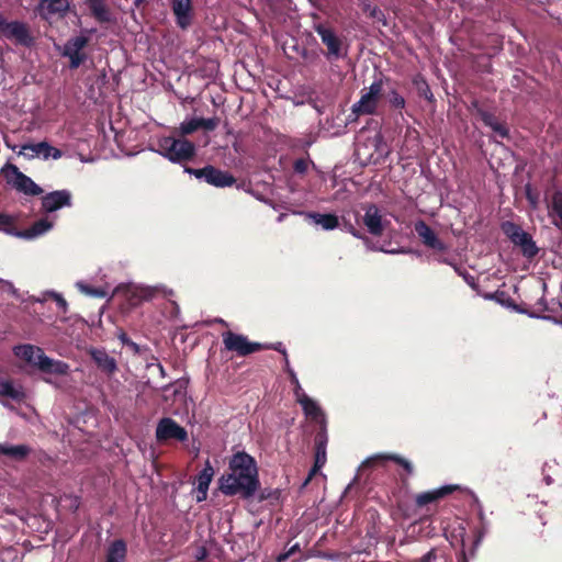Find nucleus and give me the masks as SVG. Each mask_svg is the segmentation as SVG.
Listing matches in <instances>:
<instances>
[{"label": "nucleus", "instance_id": "obj_26", "mask_svg": "<svg viewBox=\"0 0 562 562\" xmlns=\"http://www.w3.org/2000/svg\"><path fill=\"white\" fill-rule=\"evenodd\" d=\"M48 299H52L57 308L66 314L68 312V308H69V304L68 302L66 301V299L64 297L63 293L56 291V290H45L44 292H42V295L41 296H35V295H30L29 296V301L32 302V303H45Z\"/></svg>", "mask_w": 562, "mask_h": 562}, {"label": "nucleus", "instance_id": "obj_19", "mask_svg": "<svg viewBox=\"0 0 562 562\" xmlns=\"http://www.w3.org/2000/svg\"><path fill=\"white\" fill-rule=\"evenodd\" d=\"M69 9L68 0H38L36 4V12L42 20H49L56 14L64 18L68 14Z\"/></svg>", "mask_w": 562, "mask_h": 562}, {"label": "nucleus", "instance_id": "obj_54", "mask_svg": "<svg viewBox=\"0 0 562 562\" xmlns=\"http://www.w3.org/2000/svg\"><path fill=\"white\" fill-rule=\"evenodd\" d=\"M117 338L123 346L128 347L134 353L138 352V346L133 342L124 331L121 330Z\"/></svg>", "mask_w": 562, "mask_h": 562}, {"label": "nucleus", "instance_id": "obj_29", "mask_svg": "<svg viewBox=\"0 0 562 562\" xmlns=\"http://www.w3.org/2000/svg\"><path fill=\"white\" fill-rule=\"evenodd\" d=\"M81 540L89 550H100L102 542V526L99 522L94 525L89 524Z\"/></svg>", "mask_w": 562, "mask_h": 562}, {"label": "nucleus", "instance_id": "obj_10", "mask_svg": "<svg viewBox=\"0 0 562 562\" xmlns=\"http://www.w3.org/2000/svg\"><path fill=\"white\" fill-rule=\"evenodd\" d=\"M223 344L226 350L236 352L239 357H246L248 355L263 350L267 345L260 342L249 341L248 338L241 334H236L232 330L224 331L222 334Z\"/></svg>", "mask_w": 562, "mask_h": 562}, {"label": "nucleus", "instance_id": "obj_17", "mask_svg": "<svg viewBox=\"0 0 562 562\" xmlns=\"http://www.w3.org/2000/svg\"><path fill=\"white\" fill-rule=\"evenodd\" d=\"M414 231L426 248L438 252L448 250V245L438 237L437 233L425 221H417L414 224Z\"/></svg>", "mask_w": 562, "mask_h": 562}, {"label": "nucleus", "instance_id": "obj_7", "mask_svg": "<svg viewBox=\"0 0 562 562\" xmlns=\"http://www.w3.org/2000/svg\"><path fill=\"white\" fill-rule=\"evenodd\" d=\"M158 151L172 162L188 161L195 156L194 144L182 137H162L158 142Z\"/></svg>", "mask_w": 562, "mask_h": 562}, {"label": "nucleus", "instance_id": "obj_30", "mask_svg": "<svg viewBox=\"0 0 562 562\" xmlns=\"http://www.w3.org/2000/svg\"><path fill=\"white\" fill-rule=\"evenodd\" d=\"M105 67H103L99 69L95 86L91 85L88 89V97L101 105L105 103Z\"/></svg>", "mask_w": 562, "mask_h": 562}, {"label": "nucleus", "instance_id": "obj_2", "mask_svg": "<svg viewBox=\"0 0 562 562\" xmlns=\"http://www.w3.org/2000/svg\"><path fill=\"white\" fill-rule=\"evenodd\" d=\"M218 488L225 496L252 498L260 488L255 458L245 451L234 453L228 461L227 470L218 479Z\"/></svg>", "mask_w": 562, "mask_h": 562}, {"label": "nucleus", "instance_id": "obj_52", "mask_svg": "<svg viewBox=\"0 0 562 562\" xmlns=\"http://www.w3.org/2000/svg\"><path fill=\"white\" fill-rule=\"evenodd\" d=\"M68 59H69V64H68L69 69H77L86 63V60L88 59V56L86 53L81 52L80 54L69 57Z\"/></svg>", "mask_w": 562, "mask_h": 562}, {"label": "nucleus", "instance_id": "obj_40", "mask_svg": "<svg viewBox=\"0 0 562 562\" xmlns=\"http://www.w3.org/2000/svg\"><path fill=\"white\" fill-rule=\"evenodd\" d=\"M58 505L68 513L76 515L81 505V497L75 494H64L59 497Z\"/></svg>", "mask_w": 562, "mask_h": 562}, {"label": "nucleus", "instance_id": "obj_50", "mask_svg": "<svg viewBox=\"0 0 562 562\" xmlns=\"http://www.w3.org/2000/svg\"><path fill=\"white\" fill-rule=\"evenodd\" d=\"M220 124V119L214 116L210 119L200 117L199 125L200 128H204L206 131H214Z\"/></svg>", "mask_w": 562, "mask_h": 562}, {"label": "nucleus", "instance_id": "obj_27", "mask_svg": "<svg viewBox=\"0 0 562 562\" xmlns=\"http://www.w3.org/2000/svg\"><path fill=\"white\" fill-rule=\"evenodd\" d=\"M477 114L482 122L491 127V130L502 138H507L509 136V130L505 123H502L497 120V117L483 109H477Z\"/></svg>", "mask_w": 562, "mask_h": 562}, {"label": "nucleus", "instance_id": "obj_14", "mask_svg": "<svg viewBox=\"0 0 562 562\" xmlns=\"http://www.w3.org/2000/svg\"><path fill=\"white\" fill-rule=\"evenodd\" d=\"M314 31L321 37L322 43L327 47L326 57L328 60H337L345 57L342 52V41L336 35L334 30L325 24L314 25Z\"/></svg>", "mask_w": 562, "mask_h": 562}, {"label": "nucleus", "instance_id": "obj_41", "mask_svg": "<svg viewBox=\"0 0 562 562\" xmlns=\"http://www.w3.org/2000/svg\"><path fill=\"white\" fill-rule=\"evenodd\" d=\"M390 78L385 77L384 75L380 74L379 78H376L368 89H363L364 92L379 101H381V98L383 97V87L385 82H389Z\"/></svg>", "mask_w": 562, "mask_h": 562}, {"label": "nucleus", "instance_id": "obj_23", "mask_svg": "<svg viewBox=\"0 0 562 562\" xmlns=\"http://www.w3.org/2000/svg\"><path fill=\"white\" fill-rule=\"evenodd\" d=\"M369 143L371 144L372 147H374V153L366 156L364 164H382L390 154V149L387 148V145L384 142L383 136L381 134H378L373 138L369 139Z\"/></svg>", "mask_w": 562, "mask_h": 562}, {"label": "nucleus", "instance_id": "obj_16", "mask_svg": "<svg viewBox=\"0 0 562 562\" xmlns=\"http://www.w3.org/2000/svg\"><path fill=\"white\" fill-rule=\"evenodd\" d=\"M170 8L175 16L176 25L187 31L193 24L195 11L192 0H170Z\"/></svg>", "mask_w": 562, "mask_h": 562}, {"label": "nucleus", "instance_id": "obj_62", "mask_svg": "<svg viewBox=\"0 0 562 562\" xmlns=\"http://www.w3.org/2000/svg\"><path fill=\"white\" fill-rule=\"evenodd\" d=\"M290 557H291V555H290L289 551H285V552H283V553H281V554H279V555H278V558H277V562H285V561H288V559H289Z\"/></svg>", "mask_w": 562, "mask_h": 562}, {"label": "nucleus", "instance_id": "obj_21", "mask_svg": "<svg viewBox=\"0 0 562 562\" xmlns=\"http://www.w3.org/2000/svg\"><path fill=\"white\" fill-rule=\"evenodd\" d=\"M31 453L32 448L27 443L0 442V454L10 460L24 461Z\"/></svg>", "mask_w": 562, "mask_h": 562}, {"label": "nucleus", "instance_id": "obj_42", "mask_svg": "<svg viewBox=\"0 0 562 562\" xmlns=\"http://www.w3.org/2000/svg\"><path fill=\"white\" fill-rule=\"evenodd\" d=\"M413 83L417 89L418 95L425 98L429 102H434L435 98L430 90L429 85L422 76H416L413 79Z\"/></svg>", "mask_w": 562, "mask_h": 562}, {"label": "nucleus", "instance_id": "obj_32", "mask_svg": "<svg viewBox=\"0 0 562 562\" xmlns=\"http://www.w3.org/2000/svg\"><path fill=\"white\" fill-rule=\"evenodd\" d=\"M306 216L312 218L315 224L321 225L326 231H333L339 226V220L336 214L310 212L306 213Z\"/></svg>", "mask_w": 562, "mask_h": 562}, {"label": "nucleus", "instance_id": "obj_28", "mask_svg": "<svg viewBox=\"0 0 562 562\" xmlns=\"http://www.w3.org/2000/svg\"><path fill=\"white\" fill-rule=\"evenodd\" d=\"M13 189L26 196H40L44 193V189L25 173L19 178Z\"/></svg>", "mask_w": 562, "mask_h": 562}, {"label": "nucleus", "instance_id": "obj_24", "mask_svg": "<svg viewBox=\"0 0 562 562\" xmlns=\"http://www.w3.org/2000/svg\"><path fill=\"white\" fill-rule=\"evenodd\" d=\"M384 461H393L394 463L402 467L408 475L413 474V472H414V467L407 459H405L398 454H393V453L375 454V456L367 459L362 463V467H374L375 464L384 462Z\"/></svg>", "mask_w": 562, "mask_h": 562}, {"label": "nucleus", "instance_id": "obj_4", "mask_svg": "<svg viewBox=\"0 0 562 562\" xmlns=\"http://www.w3.org/2000/svg\"><path fill=\"white\" fill-rule=\"evenodd\" d=\"M0 40L10 41L25 48H32L36 44V38L25 21L9 20L2 12H0Z\"/></svg>", "mask_w": 562, "mask_h": 562}, {"label": "nucleus", "instance_id": "obj_49", "mask_svg": "<svg viewBox=\"0 0 562 562\" xmlns=\"http://www.w3.org/2000/svg\"><path fill=\"white\" fill-rule=\"evenodd\" d=\"M0 286L14 299L23 301V299L21 297L20 290L15 288L12 281L0 278Z\"/></svg>", "mask_w": 562, "mask_h": 562}, {"label": "nucleus", "instance_id": "obj_5", "mask_svg": "<svg viewBox=\"0 0 562 562\" xmlns=\"http://www.w3.org/2000/svg\"><path fill=\"white\" fill-rule=\"evenodd\" d=\"M66 420L69 426L86 435L88 440L92 441L95 437L99 419L95 409L88 403H79L74 411L66 414Z\"/></svg>", "mask_w": 562, "mask_h": 562}, {"label": "nucleus", "instance_id": "obj_22", "mask_svg": "<svg viewBox=\"0 0 562 562\" xmlns=\"http://www.w3.org/2000/svg\"><path fill=\"white\" fill-rule=\"evenodd\" d=\"M380 101L361 91V97L358 102L351 106V115H355L353 120H357L360 115H374L376 114Z\"/></svg>", "mask_w": 562, "mask_h": 562}, {"label": "nucleus", "instance_id": "obj_48", "mask_svg": "<svg viewBox=\"0 0 562 562\" xmlns=\"http://www.w3.org/2000/svg\"><path fill=\"white\" fill-rule=\"evenodd\" d=\"M280 495H281V492L278 488H274V490L263 488V490H260V492H259L258 501L259 502L269 501V499L279 501Z\"/></svg>", "mask_w": 562, "mask_h": 562}, {"label": "nucleus", "instance_id": "obj_31", "mask_svg": "<svg viewBox=\"0 0 562 562\" xmlns=\"http://www.w3.org/2000/svg\"><path fill=\"white\" fill-rule=\"evenodd\" d=\"M327 432L325 426H322L321 429L316 432L314 438V448H315V460L314 462L321 463L325 465L327 461L326 447H327Z\"/></svg>", "mask_w": 562, "mask_h": 562}, {"label": "nucleus", "instance_id": "obj_6", "mask_svg": "<svg viewBox=\"0 0 562 562\" xmlns=\"http://www.w3.org/2000/svg\"><path fill=\"white\" fill-rule=\"evenodd\" d=\"M12 150L15 151L18 156H22L26 160H33L35 158L44 161L49 159L58 160L65 154L63 149L55 147L48 139H42L38 142L29 139L19 146L12 147Z\"/></svg>", "mask_w": 562, "mask_h": 562}, {"label": "nucleus", "instance_id": "obj_51", "mask_svg": "<svg viewBox=\"0 0 562 562\" xmlns=\"http://www.w3.org/2000/svg\"><path fill=\"white\" fill-rule=\"evenodd\" d=\"M288 374H289L291 383L294 385V389H293L294 395L296 396V400H299V397H302V393H304V391L299 382V379H297L294 370L288 369Z\"/></svg>", "mask_w": 562, "mask_h": 562}, {"label": "nucleus", "instance_id": "obj_55", "mask_svg": "<svg viewBox=\"0 0 562 562\" xmlns=\"http://www.w3.org/2000/svg\"><path fill=\"white\" fill-rule=\"evenodd\" d=\"M345 229L350 233L353 237L369 241V238L359 229H357L351 223L345 222Z\"/></svg>", "mask_w": 562, "mask_h": 562}, {"label": "nucleus", "instance_id": "obj_33", "mask_svg": "<svg viewBox=\"0 0 562 562\" xmlns=\"http://www.w3.org/2000/svg\"><path fill=\"white\" fill-rule=\"evenodd\" d=\"M75 288L83 295L93 299H105V284L93 285L85 280L75 282Z\"/></svg>", "mask_w": 562, "mask_h": 562}, {"label": "nucleus", "instance_id": "obj_61", "mask_svg": "<svg viewBox=\"0 0 562 562\" xmlns=\"http://www.w3.org/2000/svg\"><path fill=\"white\" fill-rule=\"evenodd\" d=\"M436 559L435 552L431 550L423 557V562H432Z\"/></svg>", "mask_w": 562, "mask_h": 562}, {"label": "nucleus", "instance_id": "obj_38", "mask_svg": "<svg viewBox=\"0 0 562 562\" xmlns=\"http://www.w3.org/2000/svg\"><path fill=\"white\" fill-rule=\"evenodd\" d=\"M358 4L368 18L386 24L384 12L378 5H373L370 0H358Z\"/></svg>", "mask_w": 562, "mask_h": 562}, {"label": "nucleus", "instance_id": "obj_45", "mask_svg": "<svg viewBox=\"0 0 562 562\" xmlns=\"http://www.w3.org/2000/svg\"><path fill=\"white\" fill-rule=\"evenodd\" d=\"M387 101L391 108L395 110H403L406 105V101L403 95H401L397 90L393 89L387 93Z\"/></svg>", "mask_w": 562, "mask_h": 562}, {"label": "nucleus", "instance_id": "obj_15", "mask_svg": "<svg viewBox=\"0 0 562 562\" xmlns=\"http://www.w3.org/2000/svg\"><path fill=\"white\" fill-rule=\"evenodd\" d=\"M54 228V222L42 218L35 222L29 228H15V227H1L0 232L5 235L16 237L23 240H34L50 232Z\"/></svg>", "mask_w": 562, "mask_h": 562}, {"label": "nucleus", "instance_id": "obj_1", "mask_svg": "<svg viewBox=\"0 0 562 562\" xmlns=\"http://www.w3.org/2000/svg\"><path fill=\"white\" fill-rule=\"evenodd\" d=\"M12 353L24 361L18 368L20 373L27 376L38 375L41 381L53 386L55 390L64 389V383L57 378L70 375L71 369L68 362L48 356L42 347L31 342L14 345Z\"/></svg>", "mask_w": 562, "mask_h": 562}, {"label": "nucleus", "instance_id": "obj_13", "mask_svg": "<svg viewBox=\"0 0 562 562\" xmlns=\"http://www.w3.org/2000/svg\"><path fill=\"white\" fill-rule=\"evenodd\" d=\"M72 206V193L68 189L53 190L41 195V210L46 214Z\"/></svg>", "mask_w": 562, "mask_h": 562}, {"label": "nucleus", "instance_id": "obj_8", "mask_svg": "<svg viewBox=\"0 0 562 562\" xmlns=\"http://www.w3.org/2000/svg\"><path fill=\"white\" fill-rule=\"evenodd\" d=\"M502 228L510 241L520 248L525 258L532 259L537 256L539 248L529 233L525 232L519 225L512 222L504 223Z\"/></svg>", "mask_w": 562, "mask_h": 562}, {"label": "nucleus", "instance_id": "obj_3", "mask_svg": "<svg viewBox=\"0 0 562 562\" xmlns=\"http://www.w3.org/2000/svg\"><path fill=\"white\" fill-rule=\"evenodd\" d=\"M156 294V290L150 286L137 285L134 283H122L117 285L110 297L108 304H117L122 312L138 306L145 301H150Z\"/></svg>", "mask_w": 562, "mask_h": 562}, {"label": "nucleus", "instance_id": "obj_39", "mask_svg": "<svg viewBox=\"0 0 562 562\" xmlns=\"http://www.w3.org/2000/svg\"><path fill=\"white\" fill-rule=\"evenodd\" d=\"M296 401L300 403V405L302 406V408L304 411V414L307 417L317 419L318 417L322 416L321 407L317 405V403L315 401H313L311 397H308L305 393H302V397H299V400H296Z\"/></svg>", "mask_w": 562, "mask_h": 562}, {"label": "nucleus", "instance_id": "obj_43", "mask_svg": "<svg viewBox=\"0 0 562 562\" xmlns=\"http://www.w3.org/2000/svg\"><path fill=\"white\" fill-rule=\"evenodd\" d=\"M85 3L101 24L105 23V0H85Z\"/></svg>", "mask_w": 562, "mask_h": 562}, {"label": "nucleus", "instance_id": "obj_35", "mask_svg": "<svg viewBox=\"0 0 562 562\" xmlns=\"http://www.w3.org/2000/svg\"><path fill=\"white\" fill-rule=\"evenodd\" d=\"M127 553L124 540H115L108 547V562H125Z\"/></svg>", "mask_w": 562, "mask_h": 562}, {"label": "nucleus", "instance_id": "obj_57", "mask_svg": "<svg viewBox=\"0 0 562 562\" xmlns=\"http://www.w3.org/2000/svg\"><path fill=\"white\" fill-rule=\"evenodd\" d=\"M13 217L9 213L0 212V226L1 227H12Z\"/></svg>", "mask_w": 562, "mask_h": 562}, {"label": "nucleus", "instance_id": "obj_64", "mask_svg": "<svg viewBox=\"0 0 562 562\" xmlns=\"http://www.w3.org/2000/svg\"><path fill=\"white\" fill-rule=\"evenodd\" d=\"M300 550H301V549H300V544H299V543H295V544H293L291 548H289V550H288V551H289L290 555H293L295 552H297V551H300Z\"/></svg>", "mask_w": 562, "mask_h": 562}, {"label": "nucleus", "instance_id": "obj_11", "mask_svg": "<svg viewBox=\"0 0 562 562\" xmlns=\"http://www.w3.org/2000/svg\"><path fill=\"white\" fill-rule=\"evenodd\" d=\"M0 396L22 403L27 400L29 393L20 382L0 374ZM0 404L10 411L14 409V406L5 400H0Z\"/></svg>", "mask_w": 562, "mask_h": 562}, {"label": "nucleus", "instance_id": "obj_60", "mask_svg": "<svg viewBox=\"0 0 562 562\" xmlns=\"http://www.w3.org/2000/svg\"><path fill=\"white\" fill-rule=\"evenodd\" d=\"M116 368L115 360L113 358L108 357V375L112 373Z\"/></svg>", "mask_w": 562, "mask_h": 562}, {"label": "nucleus", "instance_id": "obj_37", "mask_svg": "<svg viewBox=\"0 0 562 562\" xmlns=\"http://www.w3.org/2000/svg\"><path fill=\"white\" fill-rule=\"evenodd\" d=\"M214 475V469L209 461H206L205 467L200 471L196 477L198 482V493L199 494H207L209 486L212 482Z\"/></svg>", "mask_w": 562, "mask_h": 562}, {"label": "nucleus", "instance_id": "obj_25", "mask_svg": "<svg viewBox=\"0 0 562 562\" xmlns=\"http://www.w3.org/2000/svg\"><path fill=\"white\" fill-rule=\"evenodd\" d=\"M87 44L88 38L86 36L75 35L69 37L63 45H55V47L61 57L69 58L80 54Z\"/></svg>", "mask_w": 562, "mask_h": 562}, {"label": "nucleus", "instance_id": "obj_46", "mask_svg": "<svg viewBox=\"0 0 562 562\" xmlns=\"http://www.w3.org/2000/svg\"><path fill=\"white\" fill-rule=\"evenodd\" d=\"M199 128V119H191L190 121H184L179 126V136L184 138L183 136L190 135Z\"/></svg>", "mask_w": 562, "mask_h": 562}, {"label": "nucleus", "instance_id": "obj_34", "mask_svg": "<svg viewBox=\"0 0 562 562\" xmlns=\"http://www.w3.org/2000/svg\"><path fill=\"white\" fill-rule=\"evenodd\" d=\"M550 215L555 216L553 225L562 233V191L557 190L551 195L549 205Z\"/></svg>", "mask_w": 562, "mask_h": 562}, {"label": "nucleus", "instance_id": "obj_44", "mask_svg": "<svg viewBox=\"0 0 562 562\" xmlns=\"http://www.w3.org/2000/svg\"><path fill=\"white\" fill-rule=\"evenodd\" d=\"M89 355L93 362L98 366V368L101 369L102 371H105V348L91 347L89 349Z\"/></svg>", "mask_w": 562, "mask_h": 562}, {"label": "nucleus", "instance_id": "obj_36", "mask_svg": "<svg viewBox=\"0 0 562 562\" xmlns=\"http://www.w3.org/2000/svg\"><path fill=\"white\" fill-rule=\"evenodd\" d=\"M104 314H105V302L99 307L97 322L94 321V318H91V321H88L85 317H82L80 314H72L69 316V319H72L75 324H81L82 326H86L91 331H93L94 329L102 328V316Z\"/></svg>", "mask_w": 562, "mask_h": 562}, {"label": "nucleus", "instance_id": "obj_58", "mask_svg": "<svg viewBox=\"0 0 562 562\" xmlns=\"http://www.w3.org/2000/svg\"><path fill=\"white\" fill-rule=\"evenodd\" d=\"M268 347H266L263 350L272 349L283 355V358H286V350L282 342H276V344H266Z\"/></svg>", "mask_w": 562, "mask_h": 562}, {"label": "nucleus", "instance_id": "obj_12", "mask_svg": "<svg viewBox=\"0 0 562 562\" xmlns=\"http://www.w3.org/2000/svg\"><path fill=\"white\" fill-rule=\"evenodd\" d=\"M155 436L158 442L188 440V431L171 417H162L156 426Z\"/></svg>", "mask_w": 562, "mask_h": 562}, {"label": "nucleus", "instance_id": "obj_20", "mask_svg": "<svg viewBox=\"0 0 562 562\" xmlns=\"http://www.w3.org/2000/svg\"><path fill=\"white\" fill-rule=\"evenodd\" d=\"M458 488V485H443L439 488L418 493L415 496V506L422 509L428 505L437 504L439 501L452 494Z\"/></svg>", "mask_w": 562, "mask_h": 562}, {"label": "nucleus", "instance_id": "obj_18", "mask_svg": "<svg viewBox=\"0 0 562 562\" xmlns=\"http://www.w3.org/2000/svg\"><path fill=\"white\" fill-rule=\"evenodd\" d=\"M363 210L366 213L363 215L362 222L368 232L373 236H382L385 229V225L390 222L383 221L379 207L373 203L367 204L363 206Z\"/></svg>", "mask_w": 562, "mask_h": 562}, {"label": "nucleus", "instance_id": "obj_63", "mask_svg": "<svg viewBox=\"0 0 562 562\" xmlns=\"http://www.w3.org/2000/svg\"><path fill=\"white\" fill-rule=\"evenodd\" d=\"M458 562H468V558L464 550H461V552L457 557Z\"/></svg>", "mask_w": 562, "mask_h": 562}, {"label": "nucleus", "instance_id": "obj_53", "mask_svg": "<svg viewBox=\"0 0 562 562\" xmlns=\"http://www.w3.org/2000/svg\"><path fill=\"white\" fill-rule=\"evenodd\" d=\"M103 116H104V110L102 109L100 112V116L97 121L98 133H99V137H100L99 142H100L101 146H103L105 143V124L103 122Z\"/></svg>", "mask_w": 562, "mask_h": 562}, {"label": "nucleus", "instance_id": "obj_56", "mask_svg": "<svg viewBox=\"0 0 562 562\" xmlns=\"http://www.w3.org/2000/svg\"><path fill=\"white\" fill-rule=\"evenodd\" d=\"M293 169L299 175H304L308 169V161L304 158H299L293 164Z\"/></svg>", "mask_w": 562, "mask_h": 562}, {"label": "nucleus", "instance_id": "obj_9", "mask_svg": "<svg viewBox=\"0 0 562 562\" xmlns=\"http://www.w3.org/2000/svg\"><path fill=\"white\" fill-rule=\"evenodd\" d=\"M184 171L216 188L232 187L236 182V178L231 172L223 171L212 165H207L200 169L186 167Z\"/></svg>", "mask_w": 562, "mask_h": 562}, {"label": "nucleus", "instance_id": "obj_59", "mask_svg": "<svg viewBox=\"0 0 562 562\" xmlns=\"http://www.w3.org/2000/svg\"><path fill=\"white\" fill-rule=\"evenodd\" d=\"M324 465H322L321 463H316L314 462V465L312 467V469L310 470L308 472V480H312L313 476L323 468Z\"/></svg>", "mask_w": 562, "mask_h": 562}, {"label": "nucleus", "instance_id": "obj_47", "mask_svg": "<svg viewBox=\"0 0 562 562\" xmlns=\"http://www.w3.org/2000/svg\"><path fill=\"white\" fill-rule=\"evenodd\" d=\"M23 176H24V172H22L18 166L11 165L8 169V172L5 173L7 183L11 188H14L19 178H21Z\"/></svg>", "mask_w": 562, "mask_h": 562}]
</instances>
